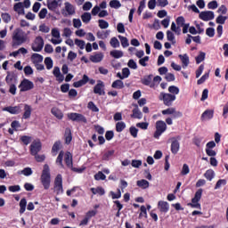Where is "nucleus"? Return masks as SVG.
I'll use <instances>...</instances> for the list:
<instances>
[{"label":"nucleus","instance_id":"f257e3e1","mask_svg":"<svg viewBox=\"0 0 228 228\" xmlns=\"http://www.w3.org/2000/svg\"><path fill=\"white\" fill-rule=\"evenodd\" d=\"M28 42V34L21 28H16L12 32V45L13 47L22 45Z\"/></svg>","mask_w":228,"mask_h":228},{"label":"nucleus","instance_id":"f03ea898","mask_svg":"<svg viewBox=\"0 0 228 228\" xmlns=\"http://www.w3.org/2000/svg\"><path fill=\"white\" fill-rule=\"evenodd\" d=\"M40 181L45 190H49V188H51V169L47 164L44 166Z\"/></svg>","mask_w":228,"mask_h":228},{"label":"nucleus","instance_id":"7ed1b4c3","mask_svg":"<svg viewBox=\"0 0 228 228\" xmlns=\"http://www.w3.org/2000/svg\"><path fill=\"white\" fill-rule=\"evenodd\" d=\"M175 99H177V96L170 93L161 92L159 95V101H161L164 106H167V107L172 106Z\"/></svg>","mask_w":228,"mask_h":228},{"label":"nucleus","instance_id":"20e7f679","mask_svg":"<svg viewBox=\"0 0 228 228\" xmlns=\"http://www.w3.org/2000/svg\"><path fill=\"white\" fill-rule=\"evenodd\" d=\"M167 131V123L163 120H159L156 122V131L153 134V137L156 138V140H159V136L163 134Z\"/></svg>","mask_w":228,"mask_h":228},{"label":"nucleus","instance_id":"39448f33","mask_svg":"<svg viewBox=\"0 0 228 228\" xmlns=\"http://www.w3.org/2000/svg\"><path fill=\"white\" fill-rule=\"evenodd\" d=\"M202 189H199L195 195L194 198H192L191 200V203H188V206H190V208H193L194 209H200V199H202Z\"/></svg>","mask_w":228,"mask_h":228},{"label":"nucleus","instance_id":"423d86ee","mask_svg":"<svg viewBox=\"0 0 228 228\" xmlns=\"http://www.w3.org/2000/svg\"><path fill=\"white\" fill-rule=\"evenodd\" d=\"M53 188L57 195L63 193V176H61V175H57L55 177Z\"/></svg>","mask_w":228,"mask_h":228},{"label":"nucleus","instance_id":"0eeeda50","mask_svg":"<svg viewBox=\"0 0 228 228\" xmlns=\"http://www.w3.org/2000/svg\"><path fill=\"white\" fill-rule=\"evenodd\" d=\"M86 83H89L90 85H95V79H90L87 75H83L82 79L73 83V86L74 88H81V86H85Z\"/></svg>","mask_w":228,"mask_h":228},{"label":"nucleus","instance_id":"6e6552de","mask_svg":"<svg viewBox=\"0 0 228 228\" xmlns=\"http://www.w3.org/2000/svg\"><path fill=\"white\" fill-rule=\"evenodd\" d=\"M19 88L20 92H29V90H33L35 88V84H33L29 79L24 78L20 82Z\"/></svg>","mask_w":228,"mask_h":228},{"label":"nucleus","instance_id":"1a4fd4ad","mask_svg":"<svg viewBox=\"0 0 228 228\" xmlns=\"http://www.w3.org/2000/svg\"><path fill=\"white\" fill-rule=\"evenodd\" d=\"M162 115H172V118H181L183 112L175 110L174 107H169L162 110Z\"/></svg>","mask_w":228,"mask_h":228},{"label":"nucleus","instance_id":"9d476101","mask_svg":"<svg viewBox=\"0 0 228 228\" xmlns=\"http://www.w3.org/2000/svg\"><path fill=\"white\" fill-rule=\"evenodd\" d=\"M43 49H44V38H42V37L39 36L36 37V39L32 44V51H34V53H40V51H42Z\"/></svg>","mask_w":228,"mask_h":228},{"label":"nucleus","instance_id":"9b49d317","mask_svg":"<svg viewBox=\"0 0 228 228\" xmlns=\"http://www.w3.org/2000/svg\"><path fill=\"white\" fill-rule=\"evenodd\" d=\"M68 118H69V120H72L73 122H83L84 124H86L87 122L86 118L83 114L76 112L69 113Z\"/></svg>","mask_w":228,"mask_h":228},{"label":"nucleus","instance_id":"f8f14e48","mask_svg":"<svg viewBox=\"0 0 228 228\" xmlns=\"http://www.w3.org/2000/svg\"><path fill=\"white\" fill-rule=\"evenodd\" d=\"M41 151H42V142H40V140L34 141L30 144V154L32 156L38 154Z\"/></svg>","mask_w":228,"mask_h":228},{"label":"nucleus","instance_id":"ddd939ff","mask_svg":"<svg viewBox=\"0 0 228 228\" xmlns=\"http://www.w3.org/2000/svg\"><path fill=\"white\" fill-rule=\"evenodd\" d=\"M104 82L98 80L94 87V94H96L97 95H105L106 92L104 91Z\"/></svg>","mask_w":228,"mask_h":228},{"label":"nucleus","instance_id":"4468645a","mask_svg":"<svg viewBox=\"0 0 228 228\" xmlns=\"http://www.w3.org/2000/svg\"><path fill=\"white\" fill-rule=\"evenodd\" d=\"M3 111H7L8 113H11V115H19L20 111H22V104L17 105V106H9L4 107L3 109Z\"/></svg>","mask_w":228,"mask_h":228},{"label":"nucleus","instance_id":"2eb2a0df","mask_svg":"<svg viewBox=\"0 0 228 228\" xmlns=\"http://www.w3.org/2000/svg\"><path fill=\"white\" fill-rule=\"evenodd\" d=\"M200 19L208 22V20H213L215 19V12L213 11H205L200 13Z\"/></svg>","mask_w":228,"mask_h":228},{"label":"nucleus","instance_id":"dca6fc26","mask_svg":"<svg viewBox=\"0 0 228 228\" xmlns=\"http://www.w3.org/2000/svg\"><path fill=\"white\" fill-rule=\"evenodd\" d=\"M215 115V110H206L200 117V120L202 122H206V120H211Z\"/></svg>","mask_w":228,"mask_h":228},{"label":"nucleus","instance_id":"f3484780","mask_svg":"<svg viewBox=\"0 0 228 228\" xmlns=\"http://www.w3.org/2000/svg\"><path fill=\"white\" fill-rule=\"evenodd\" d=\"M158 209L160 213H167L170 209V205L167 201L159 200L158 202Z\"/></svg>","mask_w":228,"mask_h":228},{"label":"nucleus","instance_id":"a211bd4d","mask_svg":"<svg viewBox=\"0 0 228 228\" xmlns=\"http://www.w3.org/2000/svg\"><path fill=\"white\" fill-rule=\"evenodd\" d=\"M89 60L93 63H101V61L104 60V53H95L94 54L90 56Z\"/></svg>","mask_w":228,"mask_h":228},{"label":"nucleus","instance_id":"6ab92c4d","mask_svg":"<svg viewBox=\"0 0 228 228\" xmlns=\"http://www.w3.org/2000/svg\"><path fill=\"white\" fill-rule=\"evenodd\" d=\"M65 12H67L66 15H76V6L69 2L64 3Z\"/></svg>","mask_w":228,"mask_h":228},{"label":"nucleus","instance_id":"aec40b11","mask_svg":"<svg viewBox=\"0 0 228 228\" xmlns=\"http://www.w3.org/2000/svg\"><path fill=\"white\" fill-rule=\"evenodd\" d=\"M152 75H148L146 77H144L142 79V85H145V86H150V88H155L156 87V84L152 83Z\"/></svg>","mask_w":228,"mask_h":228},{"label":"nucleus","instance_id":"412c9836","mask_svg":"<svg viewBox=\"0 0 228 228\" xmlns=\"http://www.w3.org/2000/svg\"><path fill=\"white\" fill-rule=\"evenodd\" d=\"M178 58L182 61V67L183 69H186L190 65V56H188V53L185 54H179Z\"/></svg>","mask_w":228,"mask_h":228},{"label":"nucleus","instance_id":"4be33fe9","mask_svg":"<svg viewBox=\"0 0 228 228\" xmlns=\"http://www.w3.org/2000/svg\"><path fill=\"white\" fill-rule=\"evenodd\" d=\"M24 112L22 115V118H24V120H28V118H31V112L33 111L30 105L28 104H24Z\"/></svg>","mask_w":228,"mask_h":228},{"label":"nucleus","instance_id":"5701e85b","mask_svg":"<svg viewBox=\"0 0 228 228\" xmlns=\"http://www.w3.org/2000/svg\"><path fill=\"white\" fill-rule=\"evenodd\" d=\"M14 12L18 13V15H24L25 11H24V4L22 2L16 3L13 6Z\"/></svg>","mask_w":228,"mask_h":228},{"label":"nucleus","instance_id":"b1692460","mask_svg":"<svg viewBox=\"0 0 228 228\" xmlns=\"http://www.w3.org/2000/svg\"><path fill=\"white\" fill-rule=\"evenodd\" d=\"M30 60L34 65H37V63H42L44 61V56L40 55V53H33Z\"/></svg>","mask_w":228,"mask_h":228},{"label":"nucleus","instance_id":"393cba45","mask_svg":"<svg viewBox=\"0 0 228 228\" xmlns=\"http://www.w3.org/2000/svg\"><path fill=\"white\" fill-rule=\"evenodd\" d=\"M135 108L132 110L133 114L131 115L132 118H138V120H142L143 118V114H142V110L138 108V105H134Z\"/></svg>","mask_w":228,"mask_h":228},{"label":"nucleus","instance_id":"a878e982","mask_svg":"<svg viewBox=\"0 0 228 228\" xmlns=\"http://www.w3.org/2000/svg\"><path fill=\"white\" fill-rule=\"evenodd\" d=\"M64 161L68 167V168H72L73 167V162H72V153L70 152H66L65 157H64Z\"/></svg>","mask_w":228,"mask_h":228},{"label":"nucleus","instance_id":"bb28decb","mask_svg":"<svg viewBox=\"0 0 228 228\" xmlns=\"http://www.w3.org/2000/svg\"><path fill=\"white\" fill-rule=\"evenodd\" d=\"M180 148H181V144L179 143V141L175 140L171 142L172 154H177L179 152Z\"/></svg>","mask_w":228,"mask_h":228},{"label":"nucleus","instance_id":"cd10ccee","mask_svg":"<svg viewBox=\"0 0 228 228\" xmlns=\"http://www.w3.org/2000/svg\"><path fill=\"white\" fill-rule=\"evenodd\" d=\"M110 33H111V30L98 31V32L96 33V37H97V38H99L100 40H104V39L108 38V37H110Z\"/></svg>","mask_w":228,"mask_h":228},{"label":"nucleus","instance_id":"c85d7f7f","mask_svg":"<svg viewBox=\"0 0 228 228\" xmlns=\"http://www.w3.org/2000/svg\"><path fill=\"white\" fill-rule=\"evenodd\" d=\"M136 185L142 190H147V188L150 186V183L145 179H142L136 182Z\"/></svg>","mask_w":228,"mask_h":228},{"label":"nucleus","instance_id":"c756f323","mask_svg":"<svg viewBox=\"0 0 228 228\" xmlns=\"http://www.w3.org/2000/svg\"><path fill=\"white\" fill-rule=\"evenodd\" d=\"M110 54L112 58L118 60L124 56V52H122V50H112Z\"/></svg>","mask_w":228,"mask_h":228},{"label":"nucleus","instance_id":"7c9ffc66","mask_svg":"<svg viewBox=\"0 0 228 228\" xmlns=\"http://www.w3.org/2000/svg\"><path fill=\"white\" fill-rule=\"evenodd\" d=\"M64 138H65V143L67 145H69L70 142H72V132L70 131V128H66Z\"/></svg>","mask_w":228,"mask_h":228},{"label":"nucleus","instance_id":"2f4dec72","mask_svg":"<svg viewBox=\"0 0 228 228\" xmlns=\"http://www.w3.org/2000/svg\"><path fill=\"white\" fill-rule=\"evenodd\" d=\"M51 113L53 114L59 120H61V118H63V112H61V110L56 107H53L51 110Z\"/></svg>","mask_w":228,"mask_h":228},{"label":"nucleus","instance_id":"473e14b6","mask_svg":"<svg viewBox=\"0 0 228 228\" xmlns=\"http://www.w3.org/2000/svg\"><path fill=\"white\" fill-rule=\"evenodd\" d=\"M26 206H28V200L23 198L20 201V215H23L26 212Z\"/></svg>","mask_w":228,"mask_h":228},{"label":"nucleus","instance_id":"72a5a7b5","mask_svg":"<svg viewBox=\"0 0 228 228\" xmlns=\"http://www.w3.org/2000/svg\"><path fill=\"white\" fill-rule=\"evenodd\" d=\"M60 149H61V142L60 141H56L52 148V154L53 156H56V154H58V151H60Z\"/></svg>","mask_w":228,"mask_h":228},{"label":"nucleus","instance_id":"f704fd0d","mask_svg":"<svg viewBox=\"0 0 228 228\" xmlns=\"http://www.w3.org/2000/svg\"><path fill=\"white\" fill-rule=\"evenodd\" d=\"M124 86V82L120 79L115 80L111 85V87L115 88L116 90H122Z\"/></svg>","mask_w":228,"mask_h":228},{"label":"nucleus","instance_id":"c9c22d12","mask_svg":"<svg viewBox=\"0 0 228 228\" xmlns=\"http://www.w3.org/2000/svg\"><path fill=\"white\" fill-rule=\"evenodd\" d=\"M65 156V153L61 151H60L57 159H56V164L61 167V168H65V166H63V157Z\"/></svg>","mask_w":228,"mask_h":228},{"label":"nucleus","instance_id":"e433bc0d","mask_svg":"<svg viewBox=\"0 0 228 228\" xmlns=\"http://www.w3.org/2000/svg\"><path fill=\"white\" fill-rule=\"evenodd\" d=\"M167 38L168 42H171V44L173 45H175V44L177 43L175 41V36L174 35V32H172L170 30L167 31Z\"/></svg>","mask_w":228,"mask_h":228},{"label":"nucleus","instance_id":"4c0bfd02","mask_svg":"<svg viewBox=\"0 0 228 228\" xmlns=\"http://www.w3.org/2000/svg\"><path fill=\"white\" fill-rule=\"evenodd\" d=\"M91 191L93 195H104L106 193V191L102 187L91 188Z\"/></svg>","mask_w":228,"mask_h":228},{"label":"nucleus","instance_id":"58836bf2","mask_svg":"<svg viewBox=\"0 0 228 228\" xmlns=\"http://www.w3.org/2000/svg\"><path fill=\"white\" fill-rule=\"evenodd\" d=\"M20 174H22V175H25L26 177H29V175H33V170L31 169V167H25L21 171H18V175H20Z\"/></svg>","mask_w":228,"mask_h":228},{"label":"nucleus","instance_id":"ea45409f","mask_svg":"<svg viewBox=\"0 0 228 228\" xmlns=\"http://www.w3.org/2000/svg\"><path fill=\"white\" fill-rule=\"evenodd\" d=\"M197 65H200V63H202L204 60H206V53L200 52L198 56L195 57Z\"/></svg>","mask_w":228,"mask_h":228},{"label":"nucleus","instance_id":"a19ab883","mask_svg":"<svg viewBox=\"0 0 228 228\" xmlns=\"http://www.w3.org/2000/svg\"><path fill=\"white\" fill-rule=\"evenodd\" d=\"M81 19L85 24H88V22H90V20H92V14L90 12H84L81 15Z\"/></svg>","mask_w":228,"mask_h":228},{"label":"nucleus","instance_id":"79ce46f5","mask_svg":"<svg viewBox=\"0 0 228 228\" xmlns=\"http://www.w3.org/2000/svg\"><path fill=\"white\" fill-rule=\"evenodd\" d=\"M204 177H206L208 181H213V179H215V171L212 169L207 170L204 174Z\"/></svg>","mask_w":228,"mask_h":228},{"label":"nucleus","instance_id":"37998d69","mask_svg":"<svg viewBox=\"0 0 228 228\" xmlns=\"http://www.w3.org/2000/svg\"><path fill=\"white\" fill-rule=\"evenodd\" d=\"M5 81L7 85H15L17 78H15V76L8 74L5 77Z\"/></svg>","mask_w":228,"mask_h":228},{"label":"nucleus","instance_id":"c03bdc74","mask_svg":"<svg viewBox=\"0 0 228 228\" xmlns=\"http://www.w3.org/2000/svg\"><path fill=\"white\" fill-rule=\"evenodd\" d=\"M118 38L120 40L122 47H124L125 49L126 47H129V40L127 39V37L119 35Z\"/></svg>","mask_w":228,"mask_h":228},{"label":"nucleus","instance_id":"a18cd8bd","mask_svg":"<svg viewBox=\"0 0 228 228\" xmlns=\"http://www.w3.org/2000/svg\"><path fill=\"white\" fill-rule=\"evenodd\" d=\"M126 129V123L123 121L118 122L116 124V131L117 133H122Z\"/></svg>","mask_w":228,"mask_h":228},{"label":"nucleus","instance_id":"49530a36","mask_svg":"<svg viewBox=\"0 0 228 228\" xmlns=\"http://www.w3.org/2000/svg\"><path fill=\"white\" fill-rule=\"evenodd\" d=\"M171 31L175 33V35H181V27L176 25L175 22H172L171 24Z\"/></svg>","mask_w":228,"mask_h":228},{"label":"nucleus","instance_id":"de8ad7c7","mask_svg":"<svg viewBox=\"0 0 228 228\" xmlns=\"http://www.w3.org/2000/svg\"><path fill=\"white\" fill-rule=\"evenodd\" d=\"M168 92L169 94H171L172 95H179V87L175 86H171L168 87Z\"/></svg>","mask_w":228,"mask_h":228},{"label":"nucleus","instance_id":"09e8293b","mask_svg":"<svg viewBox=\"0 0 228 228\" xmlns=\"http://www.w3.org/2000/svg\"><path fill=\"white\" fill-rule=\"evenodd\" d=\"M110 8H115V10H118L122 6V4H120V1L118 0H111L110 2Z\"/></svg>","mask_w":228,"mask_h":228},{"label":"nucleus","instance_id":"8fccbe9b","mask_svg":"<svg viewBox=\"0 0 228 228\" xmlns=\"http://www.w3.org/2000/svg\"><path fill=\"white\" fill-rule=\"evenodd\" d=\"M225 184H227V180L220 179L216 182L214 190H220V188H222V186H225Z\"/></svg>","mask_w":228,"mask_h":228},{"label":"nucleus","instance_id":"3c124183","mask_svg":"<svg viewBox=\"0 0 228 228\" xmlns=\"http://www.w3.org/2000/svg\"><path fill=\"white\" fill-rule=\"evenodd\" d=\"M98 24L100 29H108V28H110V23L104 20H99Z\"/></svg>","mask_w":228,"mask_h":228},{"label":"nucleus","instance_id":"603ef678","mask_svg":"<svg viewBox=\"0 0 228 228\" xmlns=\"http://www.w3.org/2000/svg\"><path fill=\"white\" fill-rule=\"evenodd\" d=\"M75 45H77V47H79V49H81V51H83V49H85L86 43L81 39H75Z\"/></svg>","mask_w":228,"mask_h":228},{"label":"nucleus","instance_id":"864d4df0","mask_svg":"<svg viewBox=\"0 0 228 228\" xmlns=\"http://www.w3.org/2000/svg\"><path fill=\"white\" fill-rule=\"evenodd\" d=\"M110 44L111 47H113L114 49L120 47V42L118 41V39L117 37H112L110 41Z\"/></svg>","mask_w":228,"mask_h":228},{"label":"nucleus","instance_id":"5fc2aeb1","mask_svg":"<svg viewBox=\"0 0 228 228\" xmlns=\"http://www.w3.org/2000/svg\"><path fill=\"white\" fill-rule=\"evenodd\" d=\"M95 181H105L106 180V175L102 173V171H99L94 175Z\"/></svg>","mask_w":228,"mask_h":228},{"label":"nucleus","instance_id":"6e6d98bb","mask_svg":"<svg viewBox=\"0 0 228 228\" xmlns=\"http://www.w3.org/2000/svg\"><path fill=\"white\" fill-rule=\"evenodd\" d=\"M114 154H115V151H113V150L108 151L107 152H105L102 155V159L104 161H108L110 159V158H111V156H113Z\"/></svg>","mask_w":228,"mask_h":228},{"label":"nucleus","instance_id":"4d7b16f0","mask_svg":"<svg viewBox=\"0 0 228 228\" xmlns=\"http://www.w3.org/2000/svg\"><path fill=\"white\" fill-rule=\"evenodd\" d=\"M45 65L47 70H51V69H53V59H51V57H46L45 59Z\"/></svg>","mask_w":228,"mask_h":228},{"label":"nucleus","instance_id":"13d9d810","mask_svg":"<svg viewBox=\"0 0 228 228\" xmlns=\"http://www.w3.org/2000/svg\"><path fill=\"white\" fill-rule=\"evenodd\" d=\"M209 79V71L205 73L198 81L197 85H203V83H206V80Z\"/></svg>","mask_w":228,"mask_h":228},{"label":"nucleus","instance_id":"bf43d9fd","mask_svg":"<svg viewBox=\"0 0 228 228\" xmlns=\"http://www.w3.org/2000/svg\"><path fill=\"white\" fill-rule=\"evenodd\" d=\"M20 141L24 145H29V143H31V136L23 135L20 137Z\"/></svg>","mask_w":228,"mask_h":228},{"label":"nucleus","instance_id":"052dcab7","mask_svg":"<svg viewBox=\"0 0 228 228\" xmlns=\"http://www.w3.org/2000/svg\"><path fill=\"white\" fill-rule=\"evenodd\" d=\"M87 108H89L91 111H94V113H98L99 111V108L97 107V105H95V103H94V102H89Z\"/></svg>","mask_w":228,"mask_h":228},{"label":"nucleus","instance_id":"680f3d73","mask_svg":"<svg viewBox=\"0 0 228 228\" xmlns=\"http://www.w3.org/2000/svg\"><path fill=\"white\" fill-rule=\"evenodd\" d=\"M227 16H224V15H219L216 19V24H225V20H227Z\"/></svg>","mask_w":228,"mask_h":228},{"label":"nucleus","instance_id":"e2e57ef3","mask_svg":"<svg viewBox=\"0 0 228 228\" xmlns=\"http://www.w3.org/2000/svg\"><path fill=\"white\" fill-rule=\"evenodd\" d=\"M145 0H142L139 4V7L137 10L138 15H142V12H143V10H145Z\"/></svg>","mask_w":228,"mask_h":228},{"label":"nucleus","instance_id":"0e129e2a","mask_svg":"<svg viewBox=\"0 0 228 228\" xmlns=\"http://www.w3.org/2000/svg\"><path fill=\"white\" fill-rule=\"evenodd\" d=\"M1 17L5 24H8L12 20V16L8 12L2 13Z\"/></svg>","mask_w":228,"mask_h":228},{"label":"nucleus","instance_id":"69168bd1","mask_svg":"<svg viewBox=\"0 0 228 228\" xmlns=\"http://www.w3.org/2000/svg\"><path fill=\"white\" fill-rule=\"evenodd\" d=\"M136 127H139V129H142L143 131H146V129H149V123L147 122L137 123Z\"/></svg>","mask_w":228,"mask_h":228},{"label":"nucleus","instance_id":"338daca9","mask_svg":"<svg viewBox=\"0 0 228 228\" xmlns=\"http://www.w3.org/2000/svg\"><path fill=\"white\" fill-rule=\"evenodd\" d=\"M130 131V134L131 136H133V138H138V128H136L135 126H131L129 128Z\"/></svg>","mask_w":228,"mask_h":228},{"label":"nucleus","instance_id":"774afa93","mask_svg":"<svg viewBox=\"0 0 228 228\" xmlns=\"http://www.w3.org/2000/svg\"><path fill=\"white\" fill-rule=\"evenodd\" d=\"M149 56H144L143 58H141L139 60V65H141L142 67H147V61H149Z\"/></svg>","mask_w":228,"mask_h":228}]
</instances>
